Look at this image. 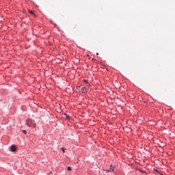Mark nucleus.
I'll use <instances>...</instances> for the list:
<instances>
[{"instance_id": "obj_6", "label": "nucleus", "mask_w": 175, "mask_h": 175, "mask_svg": "<svg viewBox=\"0 0 175 175\" xmlns=\"http://www.w3.org/2000/svg\"><path fill=\"white\" fill-rule=\"evenodd\" d=\"M29 12L30 13V14H32L33 16H36V15L35 14V13H33V11H32V10H29Z\"/></svg>"}, {"instance_id": "obj_2", "label": "nucleus", "mask_w": 175, "mask_h": 175, "mask_svg": "<svg viewBox=\"0 0 175 175\" xmlns=\"http://www.w3.org/2000/svg\"><path fill=\"white\" fill-rule=\"evenodd\" d=\"M77 89L78 90V91H79V92H85V88L82 87L81 86H77Z\"/></svg>"}, {"instance_id": "obj_1", "label": "nucleus", "mask_w": 175, "mask_h": 175, "mask_svg": "<svg viewBox=\"0 0 175 175\" xmlns=\"http://www.w3.org/2000/svg\"><path fill=\"white\" fill-rule=\"evenodd\" d=\"M26 124L27 126L31 127V128H36V123H35V121H33L32 119H29L26 121Z\"/></svg>"}, {"instance_id": "obj_5", "label": "nucleus", "mask_w": 175, "mask_h": 175, "mask_svg": "<svg viewBox=\"0 0 175 175\" xmlns=\"http://www.w3.org/2000/svg\"><path fill=\"white\" fill-rule=\"evenodd\" d=\"M114 171V167H113L112 165H111L110 169L108 170V172H111Z\"/></svg>"}, {"instance_id": "obj_10", "label": "nucleus", "mask_w": 175, "mask_h": 175, "mask_svg": "<svg viewBox=\"0 0 175 175\" xmlns=\"http://www.w3.org/2000/svg\"><path fill=\"white\" fill-rule=\"evenodd\" d=\"M97 55H98L99 54L98 53H96Z\"/></svg>"}, {"instance_id": "obj_4", "label": "nucleus", "mask_w": 175, "mask_h": 175, "mask_svg": "<svg viewBox=\"0 0 175 175\" xmlns=\"http://www.w3.org/2000/svg\"><path fill=\"white\" fill-rule=\"evenodd\" d=\"M64 118H66V120H70L72 118H70V116H68V114L64 113Z\"/></svg>"}, {"instance_id": "obj_8", "label": "nucleus", "mask_w": 175, "mask_h": 175, "mask_svg": "<svg viewBox=\"0 0 175 175\" xmlns=\"http://www.w3.org/2000/svg\"><path fill=\"white\" fill-rule=\"evenodd\" d=\"M61 150L63 151V152H65V150H66L65 148H61Z\"/></svg>"}, {"instance_id": "obj_3", "label": "nucleus", "mask_w": 175, "mask_h": 175, "mask_svg": "<svg viewBox=\"0 0 175 175\" xmlns=\"http://www.w3.org/2000/svg\"><path fill=\"white\" fill-rule=\"evenodd\" d=\"M16 145H12L10 147V151H12V152H14L16 151Z\"/></svg>"}, {"instance_id": "obj_7", "label": "nucleus", "mask_w": 175, "mask_h": 175, "mask_svg": "<svg viewBox=\"0 0 175 175\" xmlns=\"http://www.w3.org/2000/svg\"><path fill=\"white\" fill-rule=\"evenodd\" d=\"M22 132H23V133H24V135H27V131L23 130Z\"/></svg>"}, {"instance_id": "obj_9", "label": "nucleus", "mask_w": 175, "mask_h": 175, "mask_svg": "<svg viewBox=\"0 0 175 175\" xmlns=\"http://www.w3.org/2000/svg\"><path fill=\"white\" fill-rule=\"evenodd\" d=\"M67 170H68V171L72 170V167H67Z\"/></svg>"}]
</instances>
